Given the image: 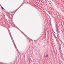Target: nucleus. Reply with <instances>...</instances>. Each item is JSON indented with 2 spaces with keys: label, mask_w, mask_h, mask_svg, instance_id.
I'll use <instances>...</instances> for the list:
<instances>
[{
  "label": "nucleus",
  "mask_w": 64,
  "mask_h": 64,
  "mask_svg": "<svg viewBox=\"0 0 64 64\" xmlns=\"http://www.w3.org/2000/svg\"><path fill=\"white\" fill-rule=\"evenodd\" d=\"M62 32L63 33V30H62Z\"/></svg>",
  "instance_id": "0eeeda50"
},
{
  "label": "nucleus",
  "mask_w": 64,
  "mask_h": 64,
  "mask_svg": "<svg viewBox=\"0 0 64 64\" xmlns=\"http://www.w3.org/2000/svg\"><path fill=\"white\" fill-rule=\"evenodd\" d=\"M48 57V54H47L46 56H45V57Z\"/></svg>",
  "instance_id": "7ed1b4c3"
},
{
  "label": "nucleus",
  "mask_w": 64,
  "mask_h": 64,
  "mask_svg": "<svg viewBox=\"0 0 64 64\" xmlns=\"http://www.w3.org/2000/svg\"><path fill=\"white\" fill-rule=\"evenodd\" d=\"M46 10V11H47V10Z\"/></svg>",
  "instance_id": "6e6552de"
},
{
  "label": "nucleus",
  "mask_w": 64,
  "mask_h": 64,
  "mask_svg": "<svg viewBox=\"0 0 64 64\" xmlns=\"http://www.w3.org/2000/svg\"><path fill=\"white\" fill-rule=\"evenodd\" d=\"M18 30H20V32H22L21 31V30H20V29H18Z\"/></svg>",
  "instance_id": "423d86ee"
},
{
  "label": "nucleus",
  "mask_w": 64,
  "mask_h": 64,
  "mask_svg": "<svg viewBox=\"0 0 64 64\" xmlns=\"http://www.w3.org/2000/svg\"><path fill=\"white\" fill-rule=\"evenodd\" d=\"M59 30V29H58V24H56V31L57 32H58Z\"/></svg>",
  "instance_id": "f257e3e1"
},
{
  "label": "nucleus",
  "mask_w": 64,
  "mask_h": 64,
  "mask_svg": "<svg viewBox=\"0 0 64 64\" xmlns=\"http://www.w3.org/2000/svg\"><path fill=\"white\" fill-rule=\"evenodd\" d=\"M35 61H36V60Z\"/></svg>",
  "instance_id": "1a4fd4ad"
},
{
  "label": "nucleus",
  "mask_w": 64,
  "mask_h": 64,
  "mask_svg": "<svg viewBox=\"0 0 64 64\" xmlns=\"http://www.w3.org/2000/svg\"><path fill=\"white\" fill-rule=\"evenodd\" d=\"M2 10H5L3 7L2 6Z\"/></svg>",
  "instance_id": "20e7f679"
},
{
  "label": "nucleus",
  "mask_w": 64,
  "mask_h": 64,
  "mask_svg": "<svg viewBox=\"0 0 64 64\" xmlns=\"http://www.w3.org/2000/svg\"><path fill=\"white\" fill-rule=\"evenodd\" d=\"M9 33H10L9 32Z\"/></svg>",
  "instance_id": "9b49d317"
},
{
  "label": "nucleus",
  "mask_w": 64,
  "mask_h": 64,
  "mask_svg": "<svg viewBox=\"0 0 64 64\" xmlns=\"http://www.w3.org/2000/svg\"><path fill=\"white\" fill-rule=\"evenodd\" d=\"M22 5V4L17 9H16V10H17L18 9H19V8H20L21 7V6Z\"/></svg>",
  "instance_id": "f03ea898"
},
{
  "label": "nucleus",
  "mask_w": 64,
  "mask_h": 64,
  "mask_svg": "<svg viewBox=\"0 0 64 64\" xmlns=\"http://www.w3.org/2000/svg\"><path fill=\"white\" fill-rule=\"evenodd\" d=\"M17 51H18V50H17Z\"/></svg>",
  "instance_id": "9d476101"
},
{
  "label": "nucleus",
  "mask_w": 64,
  "mask_h": 64,
  "mask_svg": "<svg viewBox=\"0 0 64 64\" xmlns=\"http://www.w3.org/2000/svg\"><path fill=\"white\" fill-rule=\"evenodd\" d=\"M14 46H15L16 50H17V48H16V46L15 45H14Z\"/></svg>",
  "instance_id": "39448f33"
}]
</instances>
